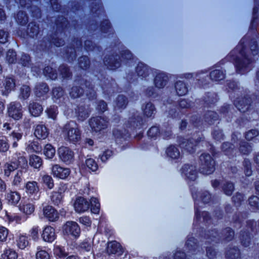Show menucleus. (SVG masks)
<instances>
[{
	"mask_svg": "<svg viewBox=\"0 0 259 259\" xmlns=\"http://www.w3.org/2000/svg\"><path fill=\"white\" fill-rule=\"evenodd\" d=\"M186 247L189 252H191L192 254L195 253V250L198 247L195 239L193 237H189L186 242Z\"/></svg>",
	"mask_w": 259,
	"mask_h": 259,
	"instance_id": "obj_34",
	"label": "nucleus"
},
{
	"mask_svg": "<svg viewBox=\"0 0 259 259\" xmlns=\"http://www.w3.org/2000/svg\"><path fill=\"white\" fill-rule=\"evenodd\" d=\"M243 53V51L242 50L240 52V54L242 56V59L241 60L240 59H236L235 62L236 71L239 73L241 74L244 73L248 65L252 62L250 56H249L248 55L247 56L244 55Z\"/></svg>",
	"mask_w": 259,
	"mask_h": 259,
	"instance_id": "obj_11",
	"label": "nucleus"
},
{
	"mask_svg": "<svg viewBox=\"0 0 259 259\" xmlns=\"http://www.w3.org/2000/svg\"><path fill=\"white\" fill-rule=\"evenodd\" d=\"M28 110L31 115L37 117L42 113L43 108L39 103L31 101L29 104Z\"/></svg>",
	"mask_w": 259,
	"mask_h": 259,
	"instance_id": "obj_22",
	"label": "nucleus"
},
{
	"mask_svg": "<svg viewBox=\"0 0 259 259\" xmlns=\"http://www.w3.org/2000/svg\"><path fill=\"white\" fill-rule=\"evenodd\" d=\"M42 181L49 189H52L54 187V181L51 176L49 175L44 176Z\"/></svg>",
	"mask_w": 259,
	"mask_h": 259,
	"instance_id": "obj_62",
	"label": "nucleus"
},
{
	"mask_svg": "<svg viewBox=\"0 0 259 259\" xmlns=\"http://www.w3.org/2000/svg\"><path fill=\"white\" fill-rule=\"evenodd\" d=\"M44 217L50 222H55L58 220L59 214L52 206L47 205L42 209Z\"/></svg>",
	"mask_w": 259,
	"mask_h": 259,
	"instance_id": "obj_14",
	"label": "nucleus"
},
{
	"mask_svg": "<svg viewBox=\"0 0 259 259\" xmlns=\"http://www.w3.org/2000/svg\"><path fill=\"white\" fill-rule=\"evenodd\" d=\"M74 83L75 85L71 88L69 92L70 96L72 98H77L83 95V89L78 85L85 87V92L89 100H93L96 98V93L93 89L92 84L89 81L83 79H76Z\"/></svg>",
	"mask_w": 259,
	"mask_h": 259,
	"instance_id": "obj_1",
	"label": "nucleus"
},
{
	"mask_svg": "<svg viewBox=\"0 0 259 259\" xmlns=\"http://www.w3.org/2000/svg\"><path fill=\"white\" fill-rule=\"evenodd\" d=\"M215 162L209 154H202L200 156L199 170L204 175H210L215 169Z\"/></svg>",
	"mask_w": 259,
	"mask_h": 259,
	"instance_id": "obj_5",
	"label": "nucleus"
},
{
	"mask_svg": "<svg viewBox=\"0 0 259 259\" xmlns=\"http://www.w3.org/2000/svg\"><path fill=\"white\" fill-rule=\"evenodd\" d=\"M133 58V54L128 50L121 51V57L118 55L105 57L104 60V64L111 70H115L120 66V62L123 60H131Z\"/></svg>",
	"mask_w": 259,
	"mask_h": 259,
	"instance_id": "obj_2",
	"label": "nucleus"
},
{
	"mask_svg": "<svg viewBox=\"0 0 259 259\" xmlns=\"http://www.w3.org/2000/svg\"><path fill=\"white\" fill-rule=\"evenodd\" d=\"M48 118L55 120L58 114V107L56 106H50L46 110Z\"/></svg>",
	"mask_w": 259,
	"mask_h": 259,
	"instance_id": "obj_37",
	"label": "nucleus"
},
{
	"mask_svg": "<svg viewBox=\"0 0 259 259\" xmlns=\"http://www.w3.org/2000/svg\"><path fill=\"white\" fill-rule=\"evenodd\" d=\"M25 192L29 197L33 196V199L38 200L39 195H37L39 192L38 184L36 181H28L24 184Z\"/></svg>",
	"mask_w": 259,
	"mask_h": 259,
	"instance_id": "obj_8",
	"label": "nucleus"
},
{
	"mask_svg": "<svg viewBox=\"0 0 259 259\" xmlns=\"http://www.w3.org/2000/svg\"><path fill=\"white\" fill-rule=\"evenodd\" d=\"M167 156L171 159H177L180 156L179 149L174 146H170L166 151Z\"/></svg>",
	"mask_w": 259,
	"mask_h": 259,
	"instance_id": "obj_35",
	"label": "nucleus"
},
{
	"mask_svg": "<svg viewBox=\"0 0 259 259\" xmlns=\"http://www.w3.org/2000/svg\"><path fill=\"white\" fill-rule=\"evenodd\" d=\"M18 168V165L14 162L6 163L3 166L4 175L6 177H9L11 172Z\"/></svg>",
	"mask_w": 259,
	"mask_h": 259,
	"instance_id": "obj_31",
	"label": "nucleus"
},
{
	"mask_svg": "<svg viewBox=\"0 0 259 259\" xmlns=\"http://www.w3.org/2000/svg\"><path fill=\"white\" fill-rule=\"evenodd\" d=\"M226 255L229 259H239L240 251L237 248H231L227 251Z\"/></svg>",
	"mask_w": 259,
	"mask_h": 259,
	"instance_id": "obj_44",
	"label": "nucleus"
},
{
	"mask_svg": "<svg viewBox=\"0 0 259 259\" xmlns=\"http://www.w3.org/2000/svg\"><path fill=\"white\" fill-rule=\"evenodd\" d=\"M175 89L179 96H184L188 92V89L186 84L182 81H178L175 84Z\"/></svg>",
	"mask_w": 259,
	"mask_h": 259,
	"instance_id": "obj_32",
	"label": "nucleus"
},
{
	"mask_svg": "<svg viewBox=\"0 0 259 259\" xmlns=\"http://www.w3.org/2000/svg\"><path fill=\"white\" fill-rule=\"evenodd\" d=\"M63 132L65 139L69 142L75 143L81 139V132L77 125L73 122L66 123L63 127Z\"/></svg>",
	"mask_w": 259,
	"mask_h": 259,
	"instance_id": "obj_3",
	"label": "nucleus"
},
{
	"mask_svg": "<svg viewBox=\"0 0 259 259\" xmlns=\"http://www.w3.org/2000/svg\"><path fill=\"white\" fill-rule=\"evenodd\" d=\"M252 151V148L249 144L246 142H242L240 144L239 151L242 154L247 155Z\"/></svg>",
	"mask_w": 259,
	"mask_h": 259,
	"instance_id": "obj_48",
	"label": "nucleus"
},
{
	"mask_svg": "<svg viewBox=\"0 0 259 259\" xmlns=\"http://www.w3.org/2000/svg\"><path fill=\"white\" fill-rule=\"evenodd\" d=\"M20 209L26 214H30L34 211V205L32 203H28L21 206Z\"/></svg>",
	"mask_w": 259,
	"mask_h": 259,
	"instance_id": "obj_53",
	"label": "nucleus"
},
{
	"mask_svg": "<svg viewBox=\"0 0 259 259\" xmlns=\"http://www.w3.org/2000/svg\"><path fill=\"white\" fill-rule=\"evenodd\" d=\"M168 76L163 72L158 73L154 78V84L156 87L163 88L167 83Z\"/></svg>",
	"mask_w": 259,
	"mask_h": 259,
	"instance_id": "obj_21",
	"label": "nucleus"
},
{
	"mask_svg": "<svg viewBox=\"0 0 259 259\" xmlns=\"http://www.w3.org/2000/svg\"><path fill=\"white\" fill-rule=\"evenodd\" d=\"M74 207L76 212H83L90 208V203L82 197H77L74 203Z\"/></svg>",
	"mask_w": 259,
	"mask_h": 259,
	"instance_id": "obj_17",
	"label": "nucleus"
},
{
	"mask_svg": "<svg viewBox=\"0 0 259 259\" xmlns=\"http://www.w3.org/2000/svg\"><path fill=\"white\" fill-rule=\"evenodd\" d=\"M200 140L192 139H185L183 138L179 139L180 147L190 153L195 151L196 147Z\"/></svg>",
	"mask_w": 259,
	"mask_h": 259,
	"instance_id": "obj_10",
	"label": "nucleus"
},
{
	"mask_svg": "<svg viewBox=\"0 0 259 259\" xmlns=\"http://www.w3.org/2000/svg\"><path fill=\"white\" fill-rule=\"evenodd\" d=\"M37 250L35 254L36 259H51L49 253L47 251L41 249L40 246L37 247Z\"/></svg>",
	"mask_w": 259,
	"mask_h": 259,
	"instance_id": "obj_51",
	"label": "nucleus"
},
{
	"mask_svg": "<svg viewBox=\"0 0 259 259\" xmlns=\"http://www.w3.org/2000/svg\"><path fill=\"white\" fill-rule=\"evenodd\" d=\"M52 174L57 178L65 179L70 174V170L69 168L63 167L59 164H54L52 167Z\"/></svg>",
	"mask_w": 259,
	"mask_h": 259,
	"instance_id": "obj_15",
	"label": "nucleus"
},
{
	"mask_svg": "<svg viewBox=\"0 0 259 259\" xmlns=\"http://www.w3.org/2000/svg\"><path fill=\"white\" fill-rule=\"evenodd\" d=\"M91 205V209L93 213L98 214L100 211V204L98 199L92 198L90 205Z\"/></svg>",
	"mask_w": 259,
	"mask_h": 259,
	"instance_id": "obj_46",
	"label": "nucleus"
},
{
	"mask_svg": "<svg viewBox=\"0 0 259 259\" xmlns=\"http://www.w3.org/2000/svg\"><path fill=\"white\" fill-rule=\"evenodd\" d=\"M6 60L9 64L15 63L16 61V53L13 50H9L7 53Z\"/></svg>",
	"mask_w": 259,
	"mask_h": 259,
	"instance_id": "obj_58",
	"label": "nucleus"
},
{
	"mask_svg": "<svg viewBox=\"0 0 259 259\" xmlns=\"http://www.w3.org/2000/svg\"><path fill=\"white\" fill-rule=\"evenodd\" d=\"M41 237L45 242H53L57 237L55 229L50 226L45 227L42 231Z\"/></svg>",
	"mask_w": 259,
	"mask_h": 259,
	"instance_id": "obj_16",
	"label": "nucleus"
},
{
	"mask_svg": "<svg viewBox=\"0 0 259 259\" xmlns=\"http://www.w3.org/2000/svg\"><path fill=\"white\" fill-rule=\"evenodd\" d=\"M108 123V121L101 116L92 118L90 120V125L91 128L96 132L106 128Z\"/></svg>",
	"mask_w": 259,
	"mask_h": 259,
	"instance_id": "obj_9",
	"label": "nucleus"
},
{
	"mask_svg": "<svg viewBox=\"0 0 259 259\" xmlns=\"http://www.w3.org/2000/svg\"><path fill=\"white\" fill-rule=\"evenodd\" d=\"M56 150L53 146L47 144L44 147V154L47 158L52 159L55 155Z\"/></svg>",
	"mask_w": 259,
	"mask_h": 259,
	"instance_id": "obj_39",
	"label": "nucleus"
},
{
	"mask_svg": "<svg viewBox=\"0 0 259 259\" xmlns=\"http://www.w3.org/2000/svg\"><path fill=\"white\" fill-rule=\"evenodd\" d=\"M234 236V232L230 228H226L223 230L221 236L215 230L209 231L207 234L206 242L210 243L211 242H218L220 239L229 241L232 240Z\"/></svg>",
	"mask_w": 259,
	"mask_h": 259,
	"instance_id": "obj_4",
	"label": "nucleus"
},
{
	"mask_svg": "<svg viewBox=\"0 0 259 259\" xmlns=\"http://www.w3.org/2000/svg\"><path fill=\"white\" fill-rule=\"evenodd\" d=\"M16 20L18 24L21 25H24L28 22V16L25 12L20 11L17 14Z\"/></svg>",
	"mask_w": 259,
	"mask_h": 259,
	"instance_id": "obj_38",
	"label": "nucleus"
},
{
	"mask_svg": "<svg viewBox=\"0 0 259 259\" xmlns=\"http://www.w3.org/2000/svg\"><path fill=\"white\" fill-rule=\"evenodd\" d=\"M248 201L252 207L259 209V198L258 197L255 196L250 197Z\"/></svg>",
	"mask_w": 259,
	"mask_h": 259,
	"instance_id": "obj_64",
	"label": "nucleus"
},
{
	"mask_svg": "<svg viewBox=\"0 0 259 259\" xmlns=\"http://www.w3.org/2000/svg\"><path fill=\"white\" fill-rule=\"evenodd\" d=\"M64 94V91L62 88H54L52 91V98L55 102L62 98Z\"/></svg>",
	"mask_w": 259,
	"mask_h": 259,
	"instance_id": "obj_47",
	"label": "nucleus"
},
{
	"mask_svg": "<svg viewBox=\"0 0 259 259\" xmlns=\"http://www.w3.org/2000/svg\"><path fill=\"white\" fill-rule=\"evenodd\" d=\"M80 248L85 251H91L92 249V242L90 240L85 239L79 245Z\"/></svg>",
	"mask_w": 259,
	"mask_h": 259,
	"instance_id": "obj_56",
	"label": "nucleus"
},
{
	"mask_svg": "<svg viewBox=\"0 0 259 259\" xmlns=\"http://www.w3.org/2000/svg\"><path fill=\"white\" fill-rule=\"evenodd\" d=\"M59 159L66 164L72 163L74 160V152L69 148L61 146L58 150Z\"/></svg>",
	"mask_w": 259,
	"mask_h": 259,
	"instance_id": "obj_6",
	"label": "nucleus"
},
{
	"mask_svg": "<svg viewBox=\"0 0 259 259\" xmlns=\"http://www.w3.org/2000/svg\"><path fill=\"white\" fill-rule=\"evenodd\" d=\"M59 71L62 77L64 78H69L71 76V73L68 68L64 65L60 66Z\"/></svg>",
	"mask_w": 259,
	"mask_h": 259,
	"instance_id": "obj_63",
	"label": "nucleus"
},
{
	"mask_svg": "<svg viewBox=\"0 0 259 259\" xmlns=\"http://www.w3.org/2000/svg\"><path fill=\"white\" fill-rule=\"evenodd\" d=\"M76 115L79 120L83 121L89 117V112L84 106H81L75 109Z\"/></svg>",
	"mask_w": 259,
	"mask_h": 259,
	"instance_id": "obj_29",
	"label": "nucleus"
},
{
	"mask_svg": "<svg viewBox=\"0 0 259 259\" xmlns=\"http://www.w3.org/2000/svg\"><path fill=\"white\" fill-rule=\"evenodd\" d=\"M222 149L226 155H230L234 153V146L229 142H225L222 144Z\"/></svg>",
	"mask_w": 259,
	"mask_h": 259,
	"instance_id": "obj_52",
	"label": "nucleus"
},
{
	"mask_svg": "<svg viewBox=\"0 0 259 259\" xmlns=\"http://www.w3.org/2000/svg\"><path fill=\"white\" fill-rule=\"evenodd\" d=\"M60 188L57 191H53L51 193L50 199L52 203L55 205H59L62 203L63 195Z\"/></svg>",
	"mask_w": 259,
	"mask_h": 259,
	"instance_id": "obj_27",
	"label": "nucleus"
},
{
	"mask_svg": "<svg viewBox=\"0 0 259 259\" xmlns=\"http://www.w3.org/2000/svg\"><path fill=\"white\" fill-rule=\"evenodd\" d=\"M63 231L68 235L74 237H78L80 234V229L77 223L73 221H68L63 226Z\"/></svg>",
	"mask_w": 259,
	"mask_h": 259,
	"instance_id": "obj_13",
	"label": "nucleus"
},
{
	"mask_svg": "<svg viewBox=\"0 0 259 259\" xmlns=\"http://www.w3.org/2000/svg\"><path fill=\"white\" fill-rule=\"evenodd\" d=\"M34 135L38 139H45L49 135V131L45 125L37 124L34 127Z\"/></svg>",
	"mask_w": 259,
	"mask_h": 259,
	"instance_id": "obj_19",
	"label": "nucleus"
},
{
	"mask_svg": "<svg viewBox=\"0 0 259 259\" xmlns=\"http://www.w3.org/2000/svg\"><path fill=\"white\" fill-rule=\"evenodd\" d=\"M127 104V98L123 95H119L115 101V108L118 109H124Z\"/></svg>",
	"mask_w": 259,
	"mask_h": 259,
	"instance_id": "obj_33",
	"label": "nucleus"
},
{
	"mask_svg": "<svg viewBox=\"0 0 259 259\" xmlns=\"http://www.w3.org/2000/svg\"><path fill=\"white\" fill-rule=\"evenodd\" d=\"M3 85L5 90L3 94L7 95L12 91L14 90L16 86L15 80L12 77L7 76L5 78Z\"/></svg>",
	"mask_w": 259,
	"mask_h": 259,
	"instance_id": "obj_24",
	"label": "nucleus"
},
{
	"mask_svg": "<svg viewBox=\"0 0 259 259\" xmlns=\"http://www.w3.org/2000/svg\"><path fill=\"white\" fill-rule=\"evenodd\" d=\"M23 133L19 132L17 131H13L9 135L10 137L13 141L12 144V148H16L18 147V142L22 139L23 137Z\"/></svg>",
	"mask_w": 259,
	"mask_h": 259,
	"instance_id": "obj_30",
	"label": "nucleus"
},
{
	"mask_svg": "<svg viewBox=\"0 0 259 259\" xmlns=\"http://www.w3.org/2000/svg\"><path fill=\"white\" fill-rule=\"evenodd\" d=\"M49 88L48 85L44 82L37 83L35 87L34 92L36 96L38 97H41L48 93Z\"/></svg>",
	"mask_w": 259,
	"mask_h": 259,
	"instance_id": "obj_25",
	"label": "nucleus"
},
{
	"mask_svg": "<svg viewBox=\"0 0 259 259\" xmlns=\"http://www.w3.org/2000/svg\"><path fill=\"white\" fill-rule=\"evenodd\" d=\"M85 165L88 168L93 171H95L98 168V165L95 160L92 158H88L85 160Z\"/></svg>",
	"mask_w": 259,
	"mask_h": 259,
	"instance_id": "obj_59",
	"label": "nucleus"
},
{
	"mask_svg": "<svg viewBox=\"0 0 259 259\" xmlns=\"http://www.w3.org/2000/svg\"><path fill=\"white\" fill-rule=\"evenodd\" d=\"M204 119L206 122L211 124L213 121L218 119V115L215 112L209 111L205 113Z\"/></svg>",
	"mask_w": 259,
	"mask_h": 259,
	"instance_id": "obj_41",
	"label": "nucleus"
},
{
	"mask_svg": "<svg viewBox=\"0 0 259 259\" xmlns=\"http://www.w3.org/2000/svg\"><path fill=\"white\" fill-rule=\"evenodd\" d=\"M124 251V248L117 241H112L108 242L106 252L108 255H114L118 257L122 255Z\"/></svg>",
	"mask_w": 259,
	"mask_h": 259,
	"instance_id": "obj_12",
	"label": "nucleus"
},
{
	"mask_svg": "<svg viewBox=\"0 0 259 259\" xmlns=\"http://www.w3.org/2000/svg\"><path fill=\"white\" fill-rule=\"evenodd\" d=\"M18 257L16 252L10 248H6L2 254L3 259H17Z\"/></svg>",
	"mask_w": 259,
	"mask_h": 259,
	"instance_id": "obj_36",
	"label": "nucleus"
},
{
	"mask_svg": "<svg viewBox=\"0 0 259 259\" xmlns=\"http://www.w3.org/2000/svg\"><path fill=\"white\" fill-rule=\"evenodd\" d=\"M240 240L243 246H248L250 243V237L248 232H242L240 234Z\"/></svg>",
	"mask_w": 259,
	"mask_h": 259,
	"instance_id": "obj_57",
	"label": "nucleus"
},
{
	"mask_svg": "<svg viewBox=\"0 0 259 259\" xmlns=\"http://www.w3.org/2000/svg\"><path fill=\"white\" fill-rule=\"evenodd\" d=\"M8 113L10 117L15 120H19L22 117V107L18 102H11L8 105Z\"/></svg>",
	"mask_w": 259,
	"mask_h": 259,
	"instance_id": "obj_7",
	"label": "nucleus"
},
{
	"mask_svg": "<svg viewBox=\"0 0 259 259\" xmlns=\"http://www.w3.org/2000/svg\"><path fill=\"white\" fill-rule=\"evenodd\" d=\"M210 77L213 81H219L225 78V74L220 70H214L210 73Z\"/></svg>",
	"mask_w": 259,
	"mask_h": 259,
	"instance_id": "obj_40",
	"label": "nucleus"
},
{
	"mask_svg": "<svg viewBox=\"0 0 259 259\" xmlns=\"http://www.w3.org/2000/svg\"><path fill=\"white\" fill-rule=\"evenodd\" d=\"M251 99L250 98H244L237 99L234 101V105L241 112H245L248 111L250 105Z\"/></svg>",
	"mask_w": 259,
	"mask_h": 259,
	"instance_id": "obj_20",
	"label": "nucleus"
},
{
	"mask_svg": "<svg viewBox=\"0 0 259 259\" xmlns=\"http://www.w3.org/2000/svg\"><path fill=\"white\" fill-rule=\"evenodd\" d=\"M182 173L186 177L191 181H194L197 178V170L195 166L189 164H185L182 168Z\"/></svg>",
	"mask_w": 259,
	"mask_h": 259,
	"instance_id": "obj_18",
	"label": "nucleus"
},
{
	"mask_svg": "<svg viewBox=\"0 0 259 259\" xmlns=\"http://www.w3.org/2000/svg\"><path fill=\"white\" fill-rule=\"evenodd\" d=\"M42 158L36 155L31 154L29 156V164L34 168H39L42 165Z\"/></svg>",
	"mask_w": 259,
	"mask_h": 259,
	"instance_id": "obj_28",
	"label": "nucleus"
},
{
	"mask_svg": "<svg viewBox=\"0 0 259 259\" xmlns=\"http://www.w3.org/2000/svg\"><path fill=\"white\" fill-rule=\"evenodd\" d=\"M28 244L29 242L27 236L22 235L19 236L17 240V244L19 248L23 249L28 245Z\"/></svg>",
	"mask_w": 259,
	"mask_h": 259,
	"instance_id": "obj_45",
	"label": "nucleus"
},
{
	"mask_svg": "<svg viewBox=\"0 0 259 259\" xmlns=\"http://www.w3.org/2000/svg\"><path fill=\"white\" fill-rule=\"evenodd\" d=\"M42 149L41 145L37 141L31 142L26 148L28 152L39 153Z\"/></svg>",
	"mask_w": 259,
	"mask_h": 259,
	"instance_id": "obj_42",
	"label": "nucleus"
},
{
	"mask_svg": "<svg viewBox=\"0 0 259 259\" xmlns=\"http://www.w3.org/2000/svg\"><path fill=\"white\" fill-rule=\"evenodd\" d=\"M54 254L59 257H62L67 255L64 248L59 245H56L54 249Z\"/></svg>",
	"mask_w": 259,
	"mask_h": 259,
	"instance_id": "obj_60",
	"label": "nucleus"
},
{
	"mask_svg": "<svg viewBox=\"0 0 259 259\" xmlns=\"http://www.w3.org/2000/svg\"><path fill=\"white\" fill-rule=\"evenodd\" d=\"M19 157H18L17 163H16L18 167L25 168L27 166V160L21 153H19Z\"/></svg>",
	"mask_w": 259,
	"mask_h": 259,
	"instance_id": "obj_61",
	"label": "nucleus"
},
{
	"mask_svg": "<svg viewBox=\"0 0 259 259\" xmlns=\"http://www.w3.org/2000/svg\"><path fill=\"white\" fill-rule=\"evenodd\" d=\"M6 199L9 204L16 205L19 202L21 195L19 192L11 190L6 193Z\"/></svg>",
	"mask_w": 259,
	"mask_h": 259,
	"instance_id": "obj_23",
	"label": "nucleus"
},
{
	"mask_svg": "<svg viewBox=\"0 0 259 259\" xmlns=\"http://www.w3.org/2000/svg\"><path fill=\"white\" fill-rule=\"evenodd\" d=\"M143 113L147 117H151L155 111L154 106L151 103H148L143 108Z\"/></svg>",
	"mask_w": 259,
	"mask_h": 259,
	"instance_id": "obj_49",
	"label": "nucleus"
},
{
	"mask_svg": "<svg viewBox=\"0 0 259 259\" xmlns=\"http://www.w3.org/2000/svg\"><path fill=\"white\" fill-rule=\"evenodd\" d=\"M90 60L88 57L82 56L79 58L78 60L79 66L80 68L85 70L90 66Z\"/></svg>",
	"mask_w": 259,
	"mask_h": 259,
	"instance_id": "obj_55",
	"label": "nucleus"
},
{
	"mask_svg": "<svg viewBox=\"0 0 259 259\" xmlns=\"http://www.w3.org/2000/svg\"><path fill=\"white\" fill-rule=\"evenodd\" d=\"M20 93L19 97L20 99H27L30 95L31 90L29 86L22 85L20 88Z\"/></svg>",
	"mask_w": 259,
	"mask_h": 259,
	"instance_id": "obj_43",
	"label": "nucleus"
},
{
	"mask_svg": "<svg viewBox=\"0 0 259 259\" xmlns=\"http://www.w3.org/2000/svg\"><path fill=\"white\" fill-rule=\"evenodd\" d=\"M45 75L51 79H56L57 78V73L50 66L46 67L44 69Z\"/></svg>",
	"mask_w": 259,
	"mask_h": 259,
	"instance_id": "obj_50",
	"label": "nucleus"
},
{
	"mask_svg": "<svg viewBox=\"0 0 259 259\" xmlns=\"http://www.w3.org/2000/svg\"><path fill=\"white\" fill-rule=\"evenodd\" d=\"M223 190L226 195L230 196L234 190V184L232 183L227 182L223 185Z\"/></svg>",
	"mask_w": 259,
	"mask_h": 259,
	"instance_id": "obj_54",
	"label": "nucleus"
},
{
	"mask_svg": "<svg viewBox=\"0 0 259 259\" xmlns=\"http://www.w3.org/2000/svg\"><path fill=\"white\" fill-rule=\"evenodd\" d=\"M150 71L151 70L149 67L142 63H139L136 68L138 75L142 78H146L150 74Z\"/></svg>",
	"mask_w": 259,
	"mask_h": 259,
	"instance_id": "obj_26",
	"label": "nucleus"
}]
</instances>
